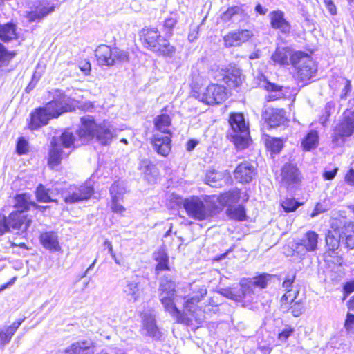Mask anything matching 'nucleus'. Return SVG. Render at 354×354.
Segmentation results:
<instances>
[{
  "label": "nucleus",
  "mask_w": 354,
  "mask_h": 354,
  "mask_svg": "<svg viewBox=\"0 0 354 354\" xmlns=\"http://www.w3.org/2000/svg\"><path fill=\"white\" fill-rule=\"evenodd\" d=\"M192 293L187 296L178 294L176 282L168 276H165L160 282L159 299L165 311L178 322L187 326L192 324L194 319L200 324L205 322V317L201 308L197 304L207 295L205 286H195L191 288Z\"/></svg>",
  "instance_id": "obj_1"
},
{
  "label": "nucleus",
  "mask_w": 354,
  "mask_h": 354,
  "mask_svg": "<svg viewBox=\"0 0 354 354\" xmlns=\"http://www.w3.org/2000/svg\"><path fill=\"white\" fill-rule=\"evenodd\" d=\"M71 110V100L61 90L55 91L53 100L44 106L37 109L30 115L28 124L32 130L37 129L48 124V121Z\"/></svg>",
  "instance_id": "obj_2"
},
{
  "label": "nucleus",
  "mask_w": 354,
  "mask_h": 354,
  "mask_svg": "<svg viewBox=\"0 0 354 354\" xmlns=\"http://www.w3.org/2000/svg\"><path fill=\"white\" fill-rule=\"evenodd\" d=\"M216 196H206L204 200L198 196L183 199L182 203L187 214L197 221L208 219L216 214Z\"/></svg>",
  "instance_id": "obj_3"
},
{
  "label": "nucleus",
  "mask_w": 354,
  "mask_h": 354,
  "mask_svg": "<svg viewBox=\"0 0 354 354\" xmlns=\"http://www.w3.org/2000/svg\"><path fill=\"white\" fill-rule=\"evenodd\" d=\"M82 143L96 138L103 145H109L113 136V129L108 123L97 125L92 116L87 115L81 118V126L77 131Z\"/></svg>",
  "instance_id": "obj_4"
},
{
  "label": "nucleus",
  "mask_w": 354,
  "mask_h": 354,
  "mask_svg": "<svg viewBox=\"0 0 354 354\" xmlns=\"http://www.w3.org/2000/svg\"><path fill=\"white\" fill-rule=\"evenodd\" d=\"M142 45L152 52L162 56L172 57L176 51L174 46L161 36L156 28H144L139 32Z\"/></svg>",
  "instance_id": "obj_5"
},
{
  "label": "nucleus",
  "mask_w": 354,
  "mask_h": 354,
  "mask_svg": "<svg viewBox=\"0 0 354 354\" xmlns=\"http://www.w3.org/2000/svg\"><path fill=\"white\" fill-rule=\"evenodd\" d=\"M171 120L167 114H161L154 119L156 129L160 133L153 135L151 142L155 151L162 156H167L171 151Z\"/></svg>",
  "instance_id": "obj_6"
},
{
  "label": "nucleus",
  "mask_w": 354,
  "mask_h": 354,
  "mask_svg": "<svg viewBox=\"0 0 354 354\" xmlns=\"http://www.w3.org/2000/svg\"><path fill=\"white\" fill-rule=\"evenodd\" d=\"M50 144L48 164L54 167L58 165L63 157L68 156L71 149L75 147V137L72 132L65 131L59 138L53 137Z\"/></svg>",
  "instance_id": "obj_7"
},
{
  "label": "nucleus",
  "mask_w": 354,
  "mask_h": 354,
  "mask_svg": "<svg viewBox=\"0 0 354 354\" xmlns=\"http://www.w3.org/2000/svg\"><path fill=\"white\" fill-rule=\"evenodd\" d=\"M291 64L296 68L295 78L304 84L309 83L317 72V66L307 54L297 51L291 56Z\"/></svg>",
  "instance_id": "obj_8"
},
{
  "label": "nucleus",
  "mask_w": 354,
  "mask_h": 354,
  "mask_svg": "<svg viewBox=\"0 0 354 354\" xmlns=\"http://www.w3.org/2000/svg\"><path fill=\"white\" fill-rule=\"evenodd\" d=\"M95 57L100 66H112L117 63L128 62L127 51L118 48H111L107 45H100L95 50Z\"/></svg>",
  "instance_id": "obj_9"
},
{
  "label": "nucleus",
  "mask_w": 354,
  "mask_h": 354,
  "mask_svg": "<svg viewBox=\"0 0 354 354\" xmlns=\"http://www.w3.org/2000/svg\"><path fill=\"white\" fill-rule=\"evenodd\" d=\"M193 96L205 104L213 105L225 100L227 92L223 86L211 84L201 91H194Z\"/></svg>",
  "instance_id": "obj_10"
},
{
  "label": "nucleus",
  "mask_w": 354,
  "mask_h": 354,
  "mask_svg": "<svg viewBox=\"0 0 354 354\" xmlns=\"http://www.w3.org/2000/svg\"><path fill=\"white\" fill-rule=\"evenodd\" d=\"M94 192L91 180H88L81 185H71L62 193L64 201L66 203L73 204L89 199Z\"/></svg>",
  "instance_id": "obj_11"
},
{
  "label": "nucleus",
  "mask_w": 354,
  "mask_h": 354,
  "mask_svg": "<svg viewBox=\"0 0 354 354\" xmlns=\"http://www.w3.org/2000/svg\"><path fill=\"white\" fill-rule=\"evenodd\" d=\"M229 123L230 129L227 131V137L237 149L241 150L243 149V115L231 113Z\"/></svg>",
  "instance_id": "obj_12"
},
{
  "label": "nucleus",
  "mask_w": 354,
  "mask_h": 354,
  "mask_svg": "<svg viewBox=\"0 0 354 354\" xmlns=\"http://www.w3.org/2000/svg\"><path fill=\"white\" fill-rule=\"evenodd\" d=\"M354 133V111L351 110L345 111L338 124L335 129L334 135L333 136V142L338 144L339 137L344 138L350 137ZM344 139L342 142H344Z\"/></svg>",
  "instance_id": "obj_13"
},
{
  "label": "nucleus",
  "mask_w": 354,
  "mask_h": 354,
  "mask_svg": "<svg viewBox=\"0 0 354 354\" xmlns=\"http://www.w3.org/2000/svg\"><path fill=\"white\" fill-rule=\"evenodd\" d=\"M331 225L335 232L338 231L339 238L346 246L348 248L354 249V223L335 218L333 220Z\"/></svg>",
  "instance_id": "obj_14"
},
{
  "label": "nucleus",
  "mask_w": 354,
  "mask_h": 354,
  "mask_svg": "<svg viewBox=\"0 0 354 354\" xmlns=\"http://www.w3.org/2000/svg\"><path fill=\"white\" fill-rule=\"evenodd\" d=\"M281 183L288 189L297 185L301 180V173L296 165L286 163L281 168Z\"/></svg>",
  "instance_id": "obj_15"
},
{
  "label": "nucleus",
  "mask_w": 354,
  "mask_h": 354,
  "mask_svg": "<svg viewBox=\"0 0 354 354\" xmlns=\"http://www.w3.org/2000/svg\"><path fill=\"white\" fill-rule=\"evenodd\" d=\"M9 232L12 231H21L24 232L30 226L31 220L28 219L26 216L19 212L13 211L6 217Z\"/></svg>",
  "instance_id": "obj_16"
},
{
  "label": "nucleus",
  "mask_w": 354,
  "mask_h": 354,
  "mask_svg": "<svg viewBox=\"0 0 354 354\" xmlns=\"http://www.w3.org/2000/svg\"><path fill=\"white\" fill-rule=\"evenodd\" d=\"M318 234L314 231H308L303 238L296 243L295 249L299 253L313 252L317 250Z\"/></svg>",
  "instance_id": "obj_17"
},
{
  "label": "nucleus",
  "mask_w": 354,
  "mask_h": 354,
  "mask_svg": "<svg viewBox=\"0 0 354 354\" xmlns=\"http://www.w3.org/2000/svg\"><path fill=\"white\" fill-rule=\"evenodd\" d=\"M122 287L123 292L130 301L135 302L140 299L142 290L137 277L126 278Z\"/></svg>",
  "instance_id": "obj_18"
},
{
  "label": "nucleus",
  "mask_w": 354,
  "mask_h": 354,
  "mask_svg": "<svg viewBox=\"0 0 354 354\" xmlns=\"http://www.w3.org/2000/svg\"><path fill=\"white\" fill-rule=\"evenodd\" d=\"M269 18L272 28L279 30L281 33L289 34L291 25L284 17V12L277 10L270 12Z\"/></svg>",
  "instance_id": "obj_19"
},
{
  "label": "nucleus",
  "mask_w": 354,
  "mask_h": 354,
  "mask_svg": "<svg viewBox=\"0 0 354 354\" xmlns=\"http://www.w3.org/2000/svg\"><path fill=\"white\" fill-rule=\"evenodd\" d=\"M94 344L90 339H80L64 350L65 354H93Z\"/></svg>",
  "instance_id": "obj_20"
},
{
  "label": "nucleus",
  "mask_w": 354,
  "mask_h": 354,
  "mask_svg": "<svg viewBox=\"0 0 354 354\" xmlns=\"http://www.w3.org/2000/svg\"><path fill=\"white\" fill-rule=\"evenodd\" d=\"M223 81L230 88H241L242 84L241 71L235 66H230L223 77Z\"/></svg>",
  "instance_id": "obj_21"
},
{
  "label": "nucleus",
  "mask_w": 354,
  "mask_h": 354,
  "mask_svg": "<svg viewBox=\"0 0 354 354\" xmlns=\"http://www.w3.org/2000/svg\"><path fill=\"white\" fill-rule=\"evenodd\" d=\"M15 204L14 207L17 209V211H19L24 213L30 209V207L37 208H45L36 204L31 198V195L28 193H23L17 194L15 198Z\"/></svg>",
  "instance_id": "obj_22"
},
{
  "label": "nucleus",
  "mask_w": 354,
  "mask_h": 354,
  "mask_svg": "<svg viewBox=\"0 0 354 354\" xmlns=\"http://www.w3.org/2000/svg\"><path fill=\"white\" fill-rule=\"evenodd\" d=\"M54 10L53 6H48L43 3H39L34 10L28 12L26 17L30 22L40 21L48 14Z\"/></svg>",
  "instance_id": "obj_23"
},
{
  "label": "nucleus",
  "mask_w": 354,
  "mask_h": 354,
  "mask_svg": "<svg viewBox=\"0 0 354 354\" xmlns=\"http://www.w3.org/2000/svg\"><path fill=\"white\" fill-rule=\"evenodd\" d=\"M240 198L239 192L232 191L224 193L219 196H216V213L219 212L221 206H234V204L236 203Z\"/></svg>",
  "instance_id": "obj_24"
},
{
  "label": "nucleus",
  "mask_w": 354,
  "mask_h": 354,
  "mask_svg": "<svg viewBox=\"0 0 354 354\" xmlns=\"http://www.w3.org/2000/svg\"><path fill=\"white\" fill-rule=\"evenodd\" d=\"M289 47H277L272 55V61L280 65L288 64L289 60L291 62V56L294 54Z\"/></svg>",
  "instance_id": "obj_25"
},
{
  "label": "nucleus",
  "mask_w": 354,
  "mask_h": 354,
  "mask_svg": "<svg viewBox=\"0 0 354 354\" xmlns=\"http://www.w3.org/2000/svg\"><path fill=\"white\" fill-rule=\"evenodd\" d=\"M143 327L147 330L149 336L158 339L161 337V333L156 326V319L151 314L145 313L143 315Z\"/></svg>",
  "instance_id": "obj_26"
},
{
  "label": "nucleus",
  "mask_w": 354,
  "mask_h": 354,
  "mask_svg": "<svg viewBox=\"0 0 354 354\" xmlns=\"http://www.w3.org/2000/svg\"><path fill=\"white\" fill-rule=\"evenodd\" d=\"M40 242L43 246L49 250L59 251L60 246L59 245L58 237L54 232H46L42 233L39 237Z\"/></svg>",
  "instance_id": "obj_27"
},
{
  "label": "nucleus",
  "mask_w": 354,
  "mask_h": 354,
  "mask_svg": "<svg viewBox=\"0 0 354 354\" xmlns=\"http://www.w3.org/2000/svg\"><path fill=\"white\" fill-rule=\"evenodd\" d=\"M140 171L145 175V177L149 182H153L158 176L156 167L148 159H142L140 161Z\"/></svg>",
  "instance_id": "obj_28"
},
{
  "label": "nucleus",
  "mask_w": 354,
  "mask_h": 354,
  "mask_svg": "<svg viewBox=\"0 0 354 354\" xmlns=\"http://www.w3.org/2000/svg\"><path fill=\"white\" fill-rule=\"evenodd\" d=\"M319 140L318 132L316 130H310L303 138L301 147L307 151L315 149L319 145Z\"/></svg>",
  "instance_id": "obj_29"
},
{
  "label": "nucleus",
  "mask_w": 354,
  "mask_h": 354,
  "mask_svg": "<svg viewBox=\"0 0 354 354\" xmlns=\"http://www.w3.org/2000/svg\"><path fill=\"white\" fill-rule=\"evenodd\" d=\"M295 275H292V277H288L283 282L282 287L284 288L286 292L281 297L282 303H283L284 301L288 303L289 301L291 303H292L294 300L296 299L298 291H292L291 289L293 282L295 281Z\"/></svg>",
  "instance_id": "obj_30"
},
{
  "label": "nucleus",
  "mask_w": 354,
  "mask_h": 354,
  "mask_svg": "<svg viewBox=\"0 0 354 354\" xmlns=\"http://www.w3.org/2000/svg\"><path fill=\"white\" fill-rule=\"evenodd\" d=\"M226 47L239 46L243 42V30H237L229 32L224 37Z\"/></svg>",
  "instance_id": "obj_31"
},
{
  "label": "nucleus",
  "mask_w": 354,
  "mask_h": 354,
  "mask_svg": "<svg viewBox=\"0 0 354 354\" xmlns=\"http://www.w3.org/2000/svg\"><path fill=\"white\" fill-rule=\"evenodd\" d=\"M16 26L12 23L0 25V39L3 42H8L17 39Z\"/></svg>",
  "instance_id": "obj_32"
},
{
  "label": "nucleus",
  "mask_w": 354,
  "mask_h": 354,
  "mask_svg": "<svg viewBox=\"0 0 354 354\" xmlns=\"http://www.w3.org/2000/svg\"><path fill=\"white\" fill-rule=\"evenodd\" d=\"M224 174L214 169L207 171L205 176V182L207 185L213 187H221L223 180Z\"/></svg>",
  "instance_id": "obj_33"
},
{
  "label": "nucleus",
  "mask_w": 354,
  "mask_h": 354,
  "mask_svg": "<svg viewBox=\"0 0 354 354\" xmlns=\"http://www.w3.org/2000/svg\"><path fill=\"white\" fill-rule=\"evenodd\" d=\"M36 197L38 201L42 203L56 202L57 199L54 198L53 191L40 184L36 189Z\"/></svg>",
  "instance_id": "obj_34"
},
{
  "label": "nucleus",
  "mask_w": 354,
  "mask_h": 354,
  "mask_svg": "<svg viewBox=\"0 0 354 354\" xmlns=\"http://www.w3.org/2000/svg\"><path fill=\"white\" fill-rule=\"evenodd\" d=\"M268 275L263 274L245 281V295L250 292L251 286L264 288L267 286Z\"/></svg>",
  "instance_id": "obj_35"
},
{
  "label": "nucleus",
  "mask_w": 354,
  "mask_h": 354,
  "mask_svg": "<svg viewBox=\"0 0 354 354\" xmlns=\"http://www.w3.org/2000/svg\"><path fill=\"white\" fill-rule=\"evenodd\" d=\"M285 121V111L280 109H274L271 110L268 118V124L272 127H277L283 124Z\"/></svg>",
  "instance_id": "obj_36"
},
{
  "label": "nucleus",
  "mask_w": 354,
  "mask_h": 354,
  "mask_svg": "<svg viewBox=\"0 0 354 354\" xmlns=\"http://www.w3.org/2000/svg\"><path fill=\"white\" fill-rule=\"evenodd\" d=\"M15 55L16 53L15 51H8L4 46L0 43V68L8 66Z\"/></svg>",
  "instance_id": "obj_37"
},
{
  "label": "nucleus",
  "mask_w": 354,
  "mask_h": 354,
  "mask_svg": "<svg viewBox=\"0 0 354 354\" xmlns=\"http://www.w3.org/2000/svg\"><path fill=\"white\" fill-rule=\"evenodd\" d=\"M266 147L272 153H279L283 148V141L279 138H269L266 140Z\"/></svg>",
  "instance_id": "obj_38"
},
{
  "label": "nucleus",
  "mask_w": 354,
  "mask_h": 354,
  "mask_svg": "<svg viewBox=\"0 0 354 354\" xmlns=\"http://www.w3.org/2000/svg\"><path fill=\"white\" fill-rule=\"evenodd\" d=\"M125 190L122 185L120 183H113L110 187V194L111 198L114 201L120 200Z\"/></svg>",
  "instance_id": "obj_39"
},
{
  "label": "nucleus",
  "mask_w": 354,
  "mask_h": 354,
  "mask_svg": "<svg viewBox=\"0 0 354 354\" xmlns=\"http://www.w3.org/2000/svg\"><path fill=\"white\" fill-rule=\"evenodd\" d=\"M227 214L233 219L243 221V207L241 205L228 207Z\"/></svg>",
  "instance_id": "obj_40"
},
{
  "label": "nucleus",
  "mask_w": 354,
  "mask_h": 354,
  "mask_svg": "<svg viewBox=\"0 0 354 354\" xmlns=\"http://www.w3.org/2000/svg\"><path fill=\"white\" fill-rule=\"evenodd\" d=\"M340 239L336 237L333 232L329 231L326 236V243L329 250H335L337 249L339 247Z\"/></svg>",
  "instance_id": "obj_41"
},
{
  "label": "nucleus",
  "mask_w": 354,
  "mask_h": 354,
  "mask_svg": "<svg viewBox=\"0 0 354 354\" xmlns=\"http://www.w3.org/2000/svg\"><path fill=\"white\" fill-rule=\"evenodd\" d=\"M299 205L294 198H286L281 203V206L286 212L295 211Z\"/></svg>",
  "instance_id": "obj_42"
},
{
  "label": "nucleus",
  "mask_w": 354,
  "mask_h": 354,
  "mask_svg": "<svg viewBox=\"0 0 354 354\" xmlns=\"http://www.w3.org/2000/svg\"><path fill=\"white\" fill-rule=\"evenodd\" d=\"M329 209V205L326 203V201L319 202L317 203L315 207L313 210L310 214V217L314 218L317 215L325 212Z\"/></svg>",
  "instance_id": "obj_43"
},
{
  "label": "nucleus",
  "mask_w": 354,
  "mask_h": 354,
  "mask_svg": "<svg viewBox=\"0 0 354 354\" xmlns=\"http://www.w3.org/2000/svg\"><path fill=\"white\" fill-rule=\"evenodd\" d=\"M217 304L214 301L213 299H209L207 304H205L203 309H201V313L206 317L205 314H209L212 312L216 313L217 311Z\"/></svg>",
  "instance_id": "obj_44"
},
{
  "label": "nucleus",
  "mask_w": 354,
  "mask_h": 354,
  "mask_svg": "<svg viewBox=\"0 0 354 354\" xmlns=\"http://www.w3.org/2000/svg\"><path fill=\"white\" fill-rule=\"evenodd\" d=\"M13 336L7 328L0 329V346H4L8 344Z\"/></svg>",
  "instance_id": "obj_45"
},
{
  "label": "nucleus",
  "mask_w": 354,
  "mask_h": 354,
  "mask_svg": "<svg viewBox=\"0 0 354 354\" xmlns=\"http://www.w3.org/2000/svg\"><path fill=\"white\" fill-rule=\"evenodd\" d=\"M293 332L294 328L290 326L286 325L278 334V339L281 342H285Z\"/></svg>",
  "instance_id": "obj_46"
},
{
  "label": "nucleus",
  "mask_w": 354,
  "mask_h": 354,
  "mask_svg": "<svg viewBox=\"0 0 354 354\" xmlns=\"http://www.w3.org/2000/svg\"><path fill=\"white\" fill-rule=\"evenodd\" d=\"M256 169L251 164H245V183L250 182L256 176Z\"/></svg>",
  "instance_id": "obj_47"
},
{
  "label": "nucleus",
  "mask_w": 354,
  "mask_h": 354,
  "mask_svg": "<svg viewBox=\"0 0 354 354\" xmlns=\"http://www.w3.org/2000/svg\"><path fill=\"white\" fill-rule=\"evenodd\" d=\"M28 151V143L24 138H19L17 144V152L19 154H25Z\"/></svg>",
  "instance_id": "obj_48"
},
{
  "label": "nucleus",
  "mask_w": 354,
  "mask_h": 354,
  "mask_svg": "<svg viewBox=\"0 0 354 354\" xmlns=\"http://www.w3.org/2000/svg\"><path fill=\"white\" fill-rule=\"evenodd\" d=\"M241 10L238 6H234L228 8L225 12L223 15V20H230L234 16L238 15Z\"/></svg>",
  "instance_id": "obj_49"
},
{
  "label": "nucleus",
  "mask_w": 354,
  "mask_h": 354,
  "mask_svg": "<svg viewBox=\"0 0 354 354\" xmlns=\"http://www.w3.org/2000/svg\"><path fill=\"white\" fill-rule=\"evenodd\" d=\"M176 22L177 20L173 17H169L165 20L164 28L167 30V34H171V30L176 24Z\"/></svg>",
  "instance_id": "obj_50"
},
{
  "label": "nucleus",
  "mask_w": 354,
  "mask_h": 354,
  "mask_svg": "<svg viewBox=\"0 0 354 354\" xmlns=\"http://www.w3.org/2000/svg\"><path fill=\"white\" fill-rule=\"evenodd\" d=\"M8 232H9V230L7 224L6 216L0 214V236Z\"/></svg>",
  "instance_id": "obj_51"
},
{
  "label": "nucleus",
  "mask_w": 354,
  "mask_h": 354,
  "mask_svg": "<svg viewBox=\"0 0 354 354\" xmlns=\"http://www.w3.org/2000/svg\"><path fill=\"white\" fill-rule=\"evenodd\" d=\"M290 309L292 315L296 317L300 316L303 313V306L298 302H295Z\"/></svg>",
  "instance_id": "obj_52"
},
{
  "label": "nucleus",
  "mask_w": 354,
  "mask_h": 354,
  "mask_svg": "<svg viewBox=\"0 0 354 354\" xmlns=\"http://www.w3.org/2000/svg\"><path fill=\"white\" fill-rule=\"evenodd\" d=\"M344 327L348 332L351 331L354 328V315L347 313L344 323Z\"/></svg>",
  "instance_id": "obj_53"
},
{
  "label": "nucleus",
  "mask_w": 354,
  "mask_h": 354,
  "mask_svg": "<svg viewBox=\"0 0 354 354\" xmlns=\"http://www.w3.org/2000/svg\"><path fill=\"white\" fill-rule=\"evenodd\" d=\"M154 259L157 262H168V256L163 250L154 253Z\"/></svg>",
  "instance_id": "obj_54"
},
{
  "label": "nucleus",
  "mask_w": 354,
  "mask_h": 354,
  "mask_svg": "<svg viewBox=\"0 0 354 354\" xmlns=\"http://www.w3.org/2000/svg\"><path fill=\"white\" fill-rule=\"evenodd\" d=\"M262 86L268 91L277 92V91H281V87L279 86V85L272 84L270 82H265L263 84Z\"/></svg>",
  "instance_id": "obj_55"
},
{
  "label": "nucleus",
  "mask_w": 354,
  "mask_h": 354,
  "mask_svg": "<svg viewBox=\"0 0 354 354\" xmlns=\"http://www.w3.org/2000/svg\"><path fill=\"white\" fill-rule=\"evenodd\" d=\"M346 183L350 186H354V169H350L344 177Z\"/></svg>",
  "instance_id": "obj_56"
},
{
  "label": "nucleus",
  "mask_w": 354,
  "mask_h": 354,
  "mask_svg": "<svg viewBox=\"0 0 354 354\" xmlns=\"http://www.w3.org/2000/svg\"><path fill=\"white\" fill-rule=\"evenodd\" d=\"M120 200L114 201L112 199L111 209L115 213H122L124 211V207L118 203Z\"/></svg>",
  "instance_id": "obj_57"
},
{
  "label": "nucleus",
  "mask_w": 354,
  "mask_h": 354,
  "mask_svg": "<svg viewBox=\"0 0 354 354\" xmlns=\"http://www.w3.org/2000/svg\"><path fill=\"white\" fill-rule=\"evenodd\" d=\"M243 166L242 164L240 163L236 168L234 171V177L239 182H242L243 180Z\"/></svg>",
  "instance_id": "obj_58"
},
{
  "label": "nucleus",
  "mask_w": 354,
  "mask_h": 354,
  "mask_svg": "<svg viewBox=\"0 0 354 354\" xmlns=\"http://www.w3.org/2000/svg\"><path fill=\"white\" fill-rule=\"evenodd\" d=\"M342 80L344 82V88L342 91L341 97H344L346 96L347 93L351 91V85L349 80L345 79H342Z\"/></svg>",
  "instance_id": "obj_59"
},
{
  "label": "nucleus",
  "mask_w": 354,
  "mask_h": 354,
  "mask_svg": "<svg viewBox=\"0 0 354 354\" xmlns=\"http://www.w3.org/2000/svg\"><path fill=\"white\" fill-rule=\"evenodd\" d=\"M337 171H338L337 167H335L332 170H330V171H325L323 174L324 178L326 180H332L336 176Z\"/></svg>",
  "instance_id": "obj_60"
},
{
  "label": "nucleus",
  "mask_w": 354,
  "mask_h": 354,
  "mask_svg": "<svg viewBox=\"0 0 354 354\" xmlns=\"http://www.w3.org/2000/svg\"><path fill=\"white\" fill-rule=\"evenodd\" d=\"M324 2L329 12L333 15H336L337 9L334 3L331 1V0H324Z\"/></svg>",
  "instance_id": "obj_61"
},
{
  "label": "nucleus",
  "mask_w": 354,
  "mask_h": 354,
  "mask_svg": "<svg viewBox=\"0 0 354 354\" xmlns=\"http://www.w3.org/2000/svg\"><path fill=\"white\" fill-rule=\"evenodd\" d=\"M24 322V319L18 320L15 322L12 325L7 327L6 328L11 333L12 335H14L17 330V328L20 326V325Z\"/></svg>",
  "instance_id": "obj_62"
},
{
  "label": "nucleus",
  "mask_w": 354,
  "mask_h": 354,
  "mask_svg": "<svg viewBox=\"0 0 354 354\" xmlns=\"http://www.w3.org/2000/svg\"><path fill=\"white\" fill-rule=\"evenodd\" d=\"M168 270H169L168 262H158L156 267V274H158L160 271Z\"/></svg>",
  "instance_id": "obj_63"
},
{
  "label": "nucleus",
  "mask_w": 354,
  "mask_h": 354,
  "mask_svg": "<svg viewBox=\"0 0 354 354\" xmlns=\"http://www.w3.org/2000/svg\"><path fill=\"white\" fill-rule=\"evenodd\" d=\"M344 289L348 295L353 292L354 291V280L346 283Z\"/></svg>",
  "instance_id": "obj_64"
}]
</instances>
